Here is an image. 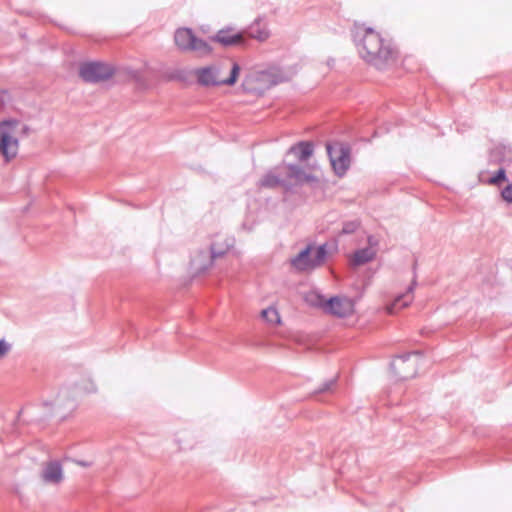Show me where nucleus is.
I'll list each match as a JSON object with an SVG mask.
<instances>
[{
	"label": "nucleus",
	"mask_w": 512,
	"mask_h": 512,
	"mask_svg": "<svg viewBox=\"0 0 512 512\" xmlns=\"http://www.w3.org/2000/svg\"><path fill=\"white\" fill-rule=\"evenodd\" d=\"M352 37L361 57L377 69H384L394 59L395 50L373 28L355 24Z\"/></svg>",
	"instance_id": "f257e3e1"
},
{
	"label": "nucleus",
	"mask_w": 512,
	"mask_h": 512,
	"mask_svg": "<svg viewBox=\"0 0 512 512\" xmlns=\"http://www.w3.org/2000/svg\"><path fill=\"white\" fill-rule=\"evenodd\" d=\"M317 182V177L306 173L299 165L287 163L286 160L269 170L259 181V186L273 189L276 187L290 188L292 185Z\"/></svg>",
	"instance_id": "f03ea898"
},
{
	"label": "nucleus",
	"mask_w": 512,
	"mask_h": 512,
	"mask_svg": "<svg viewBox=\"0 0 512 512\" xmlns=\"http://www.w3.org/2000/svg\"><path fill=\"white\" fill-rule=\"evenodd\" d=\"M288 81L289 77L283 69L273 66L246 75L241 87L247 93L262 94L266 90Z\"/></svg>",
	"instance_id": "7ed1b4c3"
},
{
	"label": "nucleus",
	"mask_w": 512,
	"mask_h": 512,
	"mask_svg": "<svg viewBox=\"0 0 512 512\" xmlns=\"http://www.w3.org/2000/svg\"><path fill=\"white\" fill-rule=\"evenodd\" d=\"M326 150L334 173L343 177L351 164L350 145L343 142L327 143Z\"/></svg>",
	"instance_id": "20e7f679"
},
{
	"label": "nucleus",
	"mask_w": 512,
	"mask_h": 512,
	"mask_svg": "<svg viewBox=\"0 0 512 512\" xmlns=\"http://www.w3.org/2000/svg\"><path fill=\"white\" fill-rule=\"evenodd\" d=\"M317 306L321 307L327 314L338 318H346L355 310L354 300L347 296H332L326 299L323 295H317Z\"/></svg>",
	"instance_id": "39448f33"
},
{
	"label": "nucleus",
	"mask_w": 512,
	"mask_h": 512,
	"mask_svg": "<svg viewBox=\"0 0 512 512\" xmlns=\"http://www.w3.org/2000/svg\"><path fill=\"white\" fill-rule=\"evenodd\" d=\"M235 239L233 237H225L223 241H214L210 244L209 253L199 252L198 257H203L205 260L200 263L197 267L194 266V277L205 273L209 268L212 267L214 260L223 257L233 248Z\"/></svg>",
	"instance_id": "423d86ee"
},
{
	"label": "nucleus",
	"mask_w": 512,
	"mask_h": 512,
	"mask_svg": "<svg viewBox=\"0 0 512 512\" xmlns=\"http://www.w3.org/2000/svg\"><path fill=\"white\" fill-rule=\"evenodd\" d=\"M114 68L104 62H84L79 67V76L87 83H100L110 79L114 75Z\"/></svg>",
	"instance_id": "0eeeda50"
},
{
	"label": "nucleus",
	"mask_w": 512,
	"mask_h": 512,
	"mask_svg": "<svg viewBox=\"0 0 512 512\" xmlns=\"http://www.w3.org/2000/svg\"><path fill=\"white\" fill-rule=\"evenodd\" d=\"M14 119L0 122V153L6 161L13 159L18 152V139L13 136V129L18 125Z\"/></svg>",
	"instance_id": "6e6552de"
},
{
	"label": "nucleus",
	"mask_w": 512,
	"mask_h": 512,
	"mask_svg": "<svg viewBox=\"0 0 512 512\" xmlns=\"http://www.w3.org/2000/svg\"><path fill=\"white\" fill-rule=\"evenodd\" d=\"M421 356L420 351L404 353L395 357L390 363V368L400 380L413 378L417 373V363L412 357Z\"/></svg>",
	"instance_id": "1a4fd4ad"
},
{
	"label": "nucleus",
	"mask_w": 512,
	"mask_h": 512,
	"mask_svg": "<svg viewBox=\"0 0 512 512\" xmlns=\"http://www.w3.org/2000/svg\"><path fill=\"white\" fill-rule=\"evenodd\" d=\"M211 40L225 48L246 45L245 32H242V30L237 31L233 26H226L220 29L211 37Z\"/></svg>",
	"instance_id": "9d476101"
},
{
	"label": "nucleus",
	"mask_w": 512,
	"mask_h": 512,
	"mask_svg": "<svg viewBox=\"0 0 512 512\" xmlns=\"http://www.w3.org/2000/svg\"><path fill=\"white\" fill-rule=\"evenodd\" d=\"M41 479L45 484H60L64 480L61 462L58 460H52L44 463L41 471Z\"/></svg>",
	"instance_id": "9b49d317"
},
{
	"label": "nucleus",
	"mask_w": 512,
	"mask_h": 512,
	"mask_svg": "<svg viewBox=\"0 0 512 512\" xmlns=\"http://www.w3.org/2000/svg\"><path fill=\"white\" fill-rule=\"evenodd\" d=\"M245 32V40L247 38L255 39L259 42L267 40L270 36V31L265 22V17H257L246 29L242 30Z\"/></svg>",
	"instance_id": "f8f14e48"
},
{
	"label": "nucleus",
	"mask_w": 512,
	"mask_h": 512,
	"mask_svg": "<svg viewBox=\"0 0 512 512\" xmlns=\"http://www.w3.org/2000/svg\"><path fill=\"white\" fill-rule=\"evenodd\" d=\"M489 164L507 166L512 163V148L509 145L498 144L489 150Z\"/></svg>",
	"instance_id": "ddd939ff"
},
{
	"label": "nucleus",
	"mask_w": 512,
	"mask_h": 512,
	"mask_svg": "<svg viewBox=\"0 0 512 512\" xmlns=\"http://www.w3.org/2000/svg\"><path fill=\"white\" fill-rule=\"evenodd\" d=\"M76 392L69 388H62L58 394L54 402H43L44 406H54L55 409L59 410L61 408L72 410L76 406Z\"/></svg>",
	"instance_id": "4468645a"
},
{
	"label": "nucleus",
	"mask_w": 512,
	"mask_h": 512,
	"mask_svg": "<svg viewBox=\"0 0 512 512\" xmlns=\"http://www.w3.org/2000/svg\"><path fill=\"white\" fill-rule=\"evenodd\" d=\"M197 75L198 83L202 86H221L219 79L220 69L214 66H208L194 71Z\"/></svg>",
	"instance_id": "2eb2a0df"
},
{
	"label": "nucleus",
	"mask_w": 512,
	"mask_h": 512,
	"mask_svg": "<svg viewBox=\"0 0 512 512\" xmlns=\"http://www.w3.org/2000/svg\"><path fill=\"white\" fill-rule=\"evenodd\" d=\"M314 150V145L310 141H300L295 145H292L286 152L285 159L289 156H295L300 162L308 160Z\"/></svg>",
	"instance_id": "dca6fc26"
},
{
	"label": "nucleus",
	"mask_w": 512,
	"mask_h": 512,
	"mask_svg": "<svg viewBox=\"0 0 512 512\" xmlns=\"http://www.w3.org/2000/svg\"><path fill=\"white\" fill-rule=\"evenodd\" d=\"M311 252L312 246H306L291 260L292 266H294L299 271L314 269Z\"/></svg>",
	"instance_id": "f3484780"
},
{
	"label": "nucleus",
	"mask_w": 512,
	"mask_h": 512,
	"mask_svg": "<svg viewBox=\"0 0 512 512\" xmlns=\"http://www.w3.org/2000/svg\"><path fill=\"white\" fill-rule=\"evenodd\" d=\"M174 42L181 51L192 50V28H178L174 34Z\"/></svg>",
	"instance_id": "a211bd4d"
},
{
	"label": "nucleus",
	"mask_w": 512,
	"mask_h": 512,
	"mask_svg": "<svg viewBox=\"0 0 512 512\" xmlns=\"http://www.w3.org/2000/svg\"><path fill=\"white\" fill-rule=\"evenodd\" d=\"M416 286V281L414 280L407 288V291L404 294L399 295L392 305L388 307L389 313H394V311L398 308L407 307L413 300V291Z\"/></svg>",
	"instance_id": "6ab92c4d"
},
{
	"label": "nucleus",
	"mask_w": 512,
	"mask_h": 512,
	"mask_svg": "<svg viewBox=\"0 0 512 512\" xmlns=\"http://www.w3.org/2000/svg\"><path fill=\"white\" fill-rule=\"evenodd\" d=\"M161 77L167 81H177L187 84L191 78V71L186 69H167L163 71Z\"/></svg>",
	"instance_id": "aec40b11"
},
{
	"label": "nucleus",
	"mask_w": 512,
	"mask_h": 512,
	"mask_svg": "<svg viewBox=\"0 0 512 512\" xmlns=\"http://www.w3.org/2000/svg\"><path fill=\"white\" fill-rule=\"evenodd\" d=\"M376 256V252L370 247L358 249L354 252L351 264L353 266H361L372 261Z\"/></svg>",
	"instance_id": "412c9836"
},
{
	"label": "nucleus",
	"mask_w": 512,
	"mask_h": 512,
	"mask_svg": "<svg viewBox=\"0 0 512 512\" xmlns=\"http://www.w3.org/2000/svg\"><path fill=\"white\" fill-rule=\"evenodd\" d=\"M327 254H328L327 244L324 243V244L319 245L315 249L314 256H312L313 267L316 268V267L321 266L324 263V261L327 257Z\"/></svg>",
	"instance_id": "4be33fe9"
},
{
	"label": "nucleus",
	"mask_w": 512,
	"mask_h": 512,
	"mask_svg": "<svg viewBox=\"0 0 512 512\" xmlns=\"http://www.w3.org/2000/svg\"><path fill=\"white\" fill-rule=\"evenodd\" d=\"M240 71H241L240 65L237 62H233L229 77L226 79H222L221 85H226V86L235 85L238 80Z\"/></svg>",
	"instance_id": "5701e85b"
},
{
	"label": "nucleus",
	"mask_w": 512,
	"mask_h": 512,
	"mask_svg": "<svg viewBox=\"0 0 512 512\" xmlns=\"http://www.w3.org/2000/svg\"><path fill=\"white\" fill-rule=\"evenodd\" d=\"M261 316L270 324H280L281 318L276 308L268 307L263 309Z\"/></svg>",
	"instance_id": "b1692460"
},
{
	"label": "nucleus",
	"mask_w": 512,
	"mask_h": 512,
	"mask_svg": "<svg viewBox=\"0 0 512 512\" xmlns=\"http://www.w3.org/2000/svg\"><path fill=\"white\" fill-rule=\"evenodd\" d=\"M361 222L358 219L343 222L339 235H350L355 233L360 227Z\"/></svg>",
	"instance_id": "393cba45"
},
{
	"label": "nucleus",
	"mask_w": 512,
	"mask_h": 512,
	"mask_svg": "<svg viewBox=\"0 0 512 512\" xmlns=\"http://www.w3.org/2000/svg\"><path fill=\"white\" fill-rule=\"evenodd\" d=\"M337 383V376L326 380L319 388L315 389L313 391V395L317 396L320 394L329 393L333 390V388L336 386Z\"/></svg>",
	"instance_id": "a878e982"
},
{
	"label": "nucleus",
	"mask_w": 512,
	"mask_h": 512,
	"mask_svg": "<svg viewBox=\"0 0 512 512\" xmlns=\"http://www.w3.org/2000/svg\"><path fill=\"white\" fill-rule=\"evenodd\" d=\"M507 180L506 170L504 166H501L495 174L490 178L489 183L493 185H500L502 182Z\"/></svg>",
	"instance_id": "bb28decb"
},
{
	"label": "nucleus",
	"mask_w": 512,
	"mask_h": 512,
	"mask_svg": "<svg viewBox=\"0 0 512 512\" xmlns=\"http://www.w3.org/2000/svg\"><path fill=\"white\" fill-rule=\"evenodd\" d=\"M130 79L134 80L140 87L146 88L147 84L142 73L138 70L129 69L127 72Z\"/></svg>",
	"instance_id": "cd10ccee"
},
{
	"label": "nucleus",
	"mask_w": 512,
	"mask_h": 512,
	"mask_svg": "<svg viewBox=\"0 0 512 512\" xmlns=\"http://www.w3.org/2000/svg\"><path fill=\"white\" fill-rule=\"evenodd\" d=\"M12 349V345L5 339H0V360L5 357Z\"/></svg>",
	"instance_id": "c85d7f7f"
},
{
	"label": "nucleus",
	"mask_w": 512,
	"mask_h": 512,
	"mask_svg": "<svg viewBox=\"0 0 512 512\" xmlns=\"http://www.w3.org/2000/svg\"><path fill=\"white\" fill-rule=\"evenodd\" d=\"M197 50H205L206 51V50H210V47L204 40H202L194 35V51H197Z\"/></svg>",
	"instance_id": "c756f323"
},
{
	"label": "nucleus",
	"mask_w": 512,
	"mask_h": 512,
	"mask_svg": "<svg viewBox=\"0 0 512 512\" xmlns=\"http://www.w3.org/2000/svg\"><path fill=\"white\" fill-rule=\"evenodd\" d=\"M503 199L512 203V184L507 185L501 192Z\"/></svg>",
	"instance_id": "7c9ffc66"
},
{
	"label": "nucleus",
	"mask_w": 512,
	"mask_h": 512,
	"mask_svg": "<svg viewBox=\"0 0 512 512\" xmlns=\"http://www.w3.org/2000/svg\"><path fill=\"white\" fill-rule=\"evenodd\" d=\"M30 131H31L30 127H28V126H26V125H24V126L22 127V129H21V133H22L23 135H28V134L30 133Z\"/></svg>",
	"instance_id": "2f4dec72"
},
{
	"label": "nucleus",
	"mask_w": 512,
	"mask_h": 512,
	"mask_svg": "<svg viewBox=\"0 0 512 512\" xmlns=\"http://www.w3.org/2000/svg\"><path fill=\"white\" fill-rule=\"evenodd\" d=\"M77 464L78 465H81L83 467H88L89 466V463L88 462H85V461H77Z\"/></svg>",
	"instance_id": "473e14b6"
},
{
	"label": "nucleus",
	"mask_w": 512,
	"mask_h": 512,
	"mask_svg": "<svg viewBox=\"0 0 512 512\" xmlns=\"http://www.w3.org/2000/svg\"><path fill=\"white\" fill-rule=\"evenodd\" d=\"M368 243H369L370 245H374L376 242H375V240H374V238H373L372 236H369V237H368Z\"/></svg>",
	"instance_id": "72a5a7b5"
},
{
	"label": "nucleus",
	"mask_w": 512,
	"mask_h": 512,
	"mask_svg": "<svg viewBox=\"0 0 512 512\" xmlns=\"http://www.w3.org/2000/svg\"><path fill=\"white\" fill-rule=\"evenodd\" d=\"M86 391H87V392H89V393H90V392H95V391H96V388H95V386H94L93 384H91V388L86 389Z\"/></svg>",
	"instance_id": "f704fd0d"
}]
</instances>
